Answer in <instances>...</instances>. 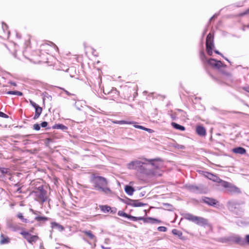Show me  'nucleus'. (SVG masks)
Listing matches in <instances>:
<instances>
[{"label": "nucleus", "instance_id": "obj_26", "mask_svg": "<svg viewBox=\"0 0 249 249\" xmlns=\"http://www.w3.org/2000/svg\"><path fill=\"white\" fill-rule=\"evenodd\" d=\"M99 207L101 211L104 213H107L111 210V207L107 205H101Z\"/></svg>", "mask_w": 249, "mask_h": 249}, {"label": "nucleus", "instance_id": "obj_43", "mask_svg": "<svg viewBox=\"0 0 249 249\" xmlns=\"http://www.w3.org/2000/svg\"><path fill=\"white\" fill-rule=\"evenodd\" d=\"M67 249V247H66L65 246L60 245H59L58 247H56L55 248V249Z\"/></svg>", "mask_w": 249, "mask_h": 249}, {"label": "nucleus", "instance_id": "obj_23", "mask_svg": "<svg viewBox=\"0 0 249 249\" xmlns=\"http://www.w3.org/2000/svg\"><path fill=\"white\" fill-rule=\"evenodd\" d=\"M0 158L5 159H10L12 158V154L11 153H8L7 151H4L1 154Z\"/></svg>", "mask_w": 249, "mask_h": 249}, {"label": "nucleus", "instance_id": "obj_21", "mask_svg": "<svg viewBox=\"0 0 249 249\" xmlns=\"http://www.w3.org/2000/svg\"><path fill=\"white\" fill-rule=\"evenodd\" d=\"M53 129H61L63 131H66L67 127L62 124H55L53 126Z\"/></svg>", "mask_w": 249, "mask_h": 249}, {"label": "nucleus", "instance_id": "obj_15", "mask_svg": "<svg viewBox=\"0 0 249 249\" xmlns=\"http://www.w3.org/2000/svg\"><path fill=\"white\" fill-rule=\"evenodd\" d=\"M196 131L197 134L200 136H205L206 132L205 128L201 125L196 127Z\"/></svg>", "mask_w": 249, "mask_h": 249}, {"label": "nucleus", "instance_id": "obj_3", "mask_svg": "<svg viewBox=\"0 0 249 249\" xmlns=\"http://www.w3.org/2000/svg\"><path fill=\"white\" fill-rule=\"evenodd\" d=\"M31 194L35 196L36 201L42 203L47 200V192L44 189L43 184H40L38 186H36L35 189L31 192Z\"/></svg>", "mask_w": 249, "mask_h": 249}, {"label": "nucleus", "instance_id": "obj_47", "mask_svg": "<svg viewBox=\"0 0 249 249\" xmlns=\"http://www.w3.org/2000/svg\"><path fill=\"white\" fill-rule=\"evenodd\" d=\"M109 212H110V213H113V214L117 212V209L115 208H111V210H110Z\"/></svg>", "mask_w": 249, "mask_h": 249}, {"label": "nucleus", "instance_id": "obj_19", "mask_svg": "<svg viewBox=\"0 0 249 249\" xmlns=\"http://www.w3.org/2000/svg\"><path fill=\"white\" fill-rule=\"evenodd\" d=\"M124 190H125V192H126V193L129 196L132 195L133 194V192L135 191L134 188L129 185L125 186Z\"/></svg>", "mask_w": 249, "mask_h": 249}, {"label": "nucleus", "instance_id": "obj_64", "mask_svg": "<svg viewBox=\"0 0 249 249\" xmlns=\"http://www.w3.org/2000/svg\"><path fill=\"white\" fill-rule=\"evenodd\" d=\"M15 186H16V187H18L19 186V184H18V183H17V184H16L15 185Z\"/></svg>", "mask_w": 249, "mask_h": 249}, {"label": "nucleus", "instance_id": "obj_25", "mask_svg": "<svg viewBox=\"0 0 249 249\" xmlns=\"http://www.w3.org/2000/svg\"><path fill=\"white\" fill-rule=\"evenodd\" d=\"M146 204L143 203L142 202H140L138 200H134L133 203L132 204V207H142L145 205H146Z\"/></svg>", "mask_w": 249, "mask_h": 249}, {"label": "nucleus", "instance_id": "obj_57", "mask_svg": "<svg viewBox=\"0 0 249 249\" xmlns=\"http://www.w3.org/2000/svg\"><path fill=\"white\" fill-rule=\"evenodd\" d=\"M80 104H81L82 107H83L82 105H84V106H86V105H85V102H84L83 101H80Z\"/></svg>", "mask_w": 249, "mask_h": 249}, {"label": "nucleus", "instance_id": "obj_27", "mask_svg": "<svg viewBox=\"0 0 249 249\" xmlns=\"http://www.w3.org/2000/svg\"><path fill=\"white\" fill-rule=\"evenodd\" d=\"M7 94L16 95L19 96L23 95L22 92L19 91H8L6 92Z\"/></svg>", "mask_w": 249, "mask_h": 249}, {"label": "nucleus", "instance_id": "obj_9", "mask_svg": "<svg viewBox=\"0 0 249 249\" xmlns=\"http://www.w3.org/2000/svg\"><path fill=\"white\" fill-rule=\"evenodd\" d=\"M11 178V173L10 169L0 167V179L5 181L7 179H10Z\"/></svg>", "mask_w": 249, "mask_h": 249}, {"label": "nucleus", "instance_id": "obj_11", "mask_svg": "<svg viewBox=\"0 0 249 249\" xmlns=\"http://www.w3.org/2000/svg\"><path fill=\"white\" fill-rule=\"evenodd\" d=\"M7 227L12 231H18L22 228L17 224L12 222H8L7 223Z\"/></svg>", "mask_w": 249, "mask_h": 249}, {"label": "nucleus", "instance_id": "obj_36", "mask_svg": "<svg viewBox=\"0 0 249 249\" xmlns=\"http://www.w3.org/2000/svg\"><path fill=\"white\" fill-rule=\"evenodd\" d=\"M213 48H210V47H209V48H206L207 53L209 55H210V56L212 55Z\"/></svg>", "mask_w": 249, "mask_h": 249}, {"label": "nucleus", "instance_id": "obj_16", "mask_svg": "<svg viewBox=\"0 0 249 249\" xmlns=\"http://www.w3.org/2000/svg\"><path fill=\"white\" fill-rule=\"evenodd\" d=\"M51 227L53 229H56L59 231H62L64 230L63 226L55 222L51 223Z\"/></svg>", "mask_w": 249, "mask_h": 249}, {"label": "nucleus", "instance_id": "obj_30", "mask_svg": "<svg viewBox=\"0 0 249 249\" xmlns=\"http://www.w3.org/2000/svg\"><path fill=\"white\" fill-rule=\"evenodd\" d=\"M82 232L84 233L90 239H95V236L92 233V232L90 231H83Z\"/></svg>", "mask_w": 249, "mask_h": 249}, {"label": "nucleus", "instance_id": "obj_38", "mask_svg": "<svg viewBox=\"0 0 249 249\" xmlns=\"http://www.w3.org/2000/svg\"><path fill=\"white\" fill-rule=\"evenodd\" d=\"M167 228L163 226H160L158 228V230L160 231L165 232L167 231Z\"/></svg>", "mask_w": 249, "mask_h": 249}, {"label": "nucleus", "instance_id": "obj_58", "mask_svg": "<svg viewBox=\"0 0 249 249\" xmlns=\"http://www.w3.org/2000/svg\"><path fill=\"white\" fill-rule=\"evenodd\" d=\"M244 89H245L246 91H247V92H249V87H247L245 88H244Z\"/></svg>", "mask_w": 249, "mask_h": 249}, {"label": "nucleus", "instance_id": "obj_60", "mask_svg": "<svg viewBox=\"0 0 249 249\" xmlns=\"http://www.w3.org/2000/svg\"><path fill=\"white\" fill-rule=\"evenodd\" d=\"M207 31V29H206L204 31V32H203V36H204V35L206 33Z\"/></svg>", "mask_w": 249, "mask_h": 249}, {"label": "nucleus", "instance_id": "obj_6", "mask_svg": "<svg viewBox=\"0 0 249 249\" xmlns=\"http://www.w3.org/2000/svg\"><path fill=\"white\" fill-rule=\"evenodd\" d=\"M127 218L133 221L142 220L144 223H149L151 224H154L156 223H160L161 222L160 220L150 217L144 218L143 217H136L129 214H128Z\"/></svg>", "mask_w": 249, "mask_h": 249}, {"label": "nucleus", "instance_id": "obj_59", "mask_svg": "<svg viewBox=\"0 0 249 249\" xmlns=\"http://www.w3.org/2000/svg\"><path fill=\"white\" fill-rule=\"evenodd\" d=\"M50 44H51L52 45L53 47V48H55V47H56V49H58V47H57L55 46V45L54 44H53V43H52V42H50Z\"/></svg>", "mask_w": 249, "mask_h": 249}, {"label": "nucleus", "instance_id": "obj_35", "mask_svg": "<svg viewBox=\"0 0 249 249\" xmlns=\"http://www.w3.org/2000/svg\"><path fill=\"white\" fill-rule=\"evenodd\" d=\"M46 99H48L49 100H52V96L46 92L44 94L43 101H44Z\"/></svg>", "mask_w": 249, "mask_h": 249}, {"label": "nucleus", "instance_id": "obj_12", "mask_svg": "<svg viewBox=\"0 0 249 249\" xmlns=\"http://www.w3.org/2000/svg\"><path fill=\"white\" fill-rule=\"evenodd\" d=\"M229 240L240 245H243L245 243L244 239L238 235H233L230 237Z\"/></svg>", "mask_w": 249, "mask_h": 249}, {"label": "nucleus", "instance_id": "obj_63", "mask_svg": "<svg viewBox=\"0 0 249 249\" xmlns=\"http://www.w3.org/2000/svg\"><path fill=\"white\" fill-rule=\"evenodd\" d=\"M225 60H226L227 61H228L229 62H230V61L228 59V58H227L226 57H225L224 56L223 57Z\"/></svg>", "mask_w": 249, "mask_h": 249}, {"label": "nucleus", "instance_id": "obj_45", "mask_svg": "<svg viewBox=\"0 0 249 249\" xmlns=\"http://www.w3.org/2000/svg\"><path fill=\"white\" fill-rule=\"evenodd\" d=\"M207 62H208V63L209 65H211V66H213V67H215V63H213V62H212V61H211V59H210L209 60H208V61H207Z\"/></svg>", "mask_w": 249, "mask_h": 249}, {"label": "nucleus", "instance_id": "obj_46", "mask_svg": "<svg viewBox=\"0 0 249 249\" xmlns=\"http://www.w3.org/2000/svg\"><path fill=\"white\" fill-rule=\"evenodd\" d=\"M48 125V123L46 121L43 122L41 123L40 126L42 127H46Z\"/></svg>", "mask_w": 249, "mask_h": 249}, {"label": "nucleus", "instance_id": "obj_37", "mask_svg": "<svg viewBox=\"0 0 249 249\" xmlns=\"http://www.w3.org/2000/svg\"><path fill=\"white\" fill-rule=\"evenodd\" d=\"M40 184H43L42 182L40 181H34L32 182V185L34 186V189H35L36 186H38Z\"/></svg>", "mask_w": 249, "mask_h": 249}, {"label": "nucleus", "instance_id": "obj_10", "mask_svg": "<svg viewBox=\"0 0 249 249\" xmlns=\"http://www.w3.org/2000/svg\"><path fill=\"white\" fill-rule=\"evenodd\" d=\"M201 200L202 202L209 206H214L217 203V201L215 199L206 196H202Z\"/></svg>", "mask_w": 249, "mask_h": 249}, {"label": "nucleus", "instance_id": "obj_34", "mask_svg": "<svg viewBox=\"0 0 249 249\" xmlns=\"http://www.w3.org/2000/svg\"><path fill=\"white\" fill-rule=\"evenodd\" d=\"M118 215L123 216L126 218L128 217V214L122 211H119L118 213Z\"/></svg>", "mask_w": 249, "mask_h": 249}, {"label": "nucleus", "instance_id": "obj_61", "mask_svg": "<svg viewBox=\"0 0 249 249\" xmlns=\"http://www.w3.org/2000/svg\"><path fill=\"white\" fill-rule=\"evenodd\" d=\"M119 121H114V124H120Z\"/></svg>", "mask_w": 249, "mask_h": 249}, {"label": "nucleus", "instance_id": "obj_31", "mask_svg": "<svg viewBox=\"0 0 249 249\" xmlns=\"http://www.w3.org/2000/svg\"><path fill=\"white\" fill-rule=\"evenodd\" d=\"M172 232L174 235H177L179 237H181L182 235V232L177 229H173L172 231Z\"/></svg>", "mask_w": 249, "mask_h": 249}, {"label": "nucleus", "instance_id": "obj_49", "mask_svg": "<svg viewBox=\"0 0 249 249\" xmlns=\"http://www.w3.org/2000/svg\"><path fill=\"white\" fill-rule=\"evenodd\" d=\"M8 83V84H9L13 86L14 87H16L17 86V84L16 82H13L12 81H10Z\"/></svg>", "mask_w": 249, "mask_h": 249}, {"label": "nucleus", "instance_id": "obj_44", "mask_svg": "<svg viewBox=\"0 0 249 249\" xmlns=\"http://www.w3.org/2000/svg\"><path fill=\"white\" fill-rule=\"evenodd\" d=\"M30 104L33 107L35 108L37 107L38 105L36 104L35 102H33V101L31 100L30 101Z\"/></svg>", "mask_w": 249, "mask_h": 249}, {"label": "nucleus", "instance_id": "obj_13", "mask_svg": "<svg viewBox=\"0 0 249 249\" xmlns=\"http://www.w3.org/2000/svg\"><path fill=\"white\" fill-rule=\"evenodd\" d=\"M206 46V48H209V47L210 48L214 47L213 36L211 33H209L207 36Z\"/></svg>", "mask_w": 249, "mask_h": 249}, {"label": "nucleus", "instance_id": "obj_28", "mask_svg": "<svg viewBox=\"0 0 249 249\" xmlns=\"http://www.w3.org/2000/svg\"><path fill=\"white\" fill-rule=\"evenodd\" d=\"M35 219L38 222H45L48 220V218L45 216H37L35 217Z\"/></svg>", "mask_w": 249, "mask_h": 249}, {"label": "nucleus", "instance_id": "obj_18", "mask_svg": "<svg viewBox=\"0 0 249 249\" xmlns=\"http://www.w3.org/2000/svg\"><path fill=\"white\" fill-rule=\"evenodd\" d=\"M35 114L34 117V120H36L38 119L40 115L42 109L41 107H40L39 106H38L37 107H36L35 108Z\"/></svg>", "mask_w": 249, "mask_h": 249}, {"label": "nucleus", "instance_id": "obj_8", "mask_svg": "<svg viewBox=\"0 0 249 249\" xmlns=\"http://www.w3.org/2000/svg\"><path fill=\"white\" fill-rule=\"evenodd\" d=\"M185 186L188 190L195 193L202 194L205 193L204 188L201 185L196 186L193 184H186Z\"/></svg>", "mask_w": 249, "mask_h": 249}, {"label": "nucleus", "instance_id": "obj_5", "mask_svg": "<svg viewBox=\"0 0 249 249\" xmlns=\"http://www.w3.org/2000/svg\"><path fill=\"white\" fill-rule=\"evenodd\" d=\"M184 217L185 219L200 226H205L208 225V220L202 217L194 215L189 213L185 214Z\"/></svg>", "mask_w": 249, "mask_h": 249}, {"label": "nucleus", "instance_id": "obj_24", "mask_svg": "<svg viewBox=\"0 0 249 249\" xmlns=\"http://www.w3.org/2000/svg\"><path fill=\"white\" fill-rule=\"evenodd\" d=\"M1 240L0 241V243L1 244H8L10 242L9 238L7 237H4L3 234H1L0 235Z\"/></svg>", "mask_w": 249, "mask_h": 249}, {"label": "nucleus", "instance_id": "obj_39", "mask_svg": "<svg viewBox=\"0 0 249 249\" xmlns=\"http://www.w3.org/2000/svg\"><path fill=\"white\" fill-rule=\"evenodd\" d=\"M33 128L35 130L38 131L40 129V124H36L34 125Z\"/></svg>", "mask_w": 249, "mask_h": 249}, {"label": "nucleus", "instance_id": "obj_20", "mask_svg": "<svg viewBox=\"0 0 249 249\" xmlns=\"http://www.w3.org/2000/svg\"><path fill=\"white\" fill-rule=\"evenodd\" d=\"M41 50L46 51V53H49V52L51 51V49L53 48V46L49 43H45L42 44L41 46Z\"/></svg>", "mask_w": 249, "mask_h": 249}, {"label": "nucleus", "instance_id": "obj_7", "mask_svg": "<svg viewBox=\"0 0 249 249\" xmlns=\"http://www.w3.org/2000/svg\"><path fill=\"white\" fill-rule=\"evenodd\" d=\"M20 234L23 236L28 243L31 244H34L38 240V237L37 235H32L28 231H22Z\"/></svg>", "mask_w": 249, "mask_h": 249}, {"label": "nucleus", "instance_id": "obj_33", "mask_svg": "<svg viewBox=\"0 0 249 249\" xmlns=\"http://www.w3.org/2000/svg\"><path fill=\"white\" fill-rule=\"evenodd\" d=\"M2 28L4 32H7L8 34H9V31L8 30V26L4 22H2Z\"/></svg>", "mask_w": 249, "mask_h": 249}, {"label": "nucleus", "instance_id": "obj_40", "mask_svg": "<svg viewBox=\"0 0 249 249\" xmlns=\"http://www.w3.org/2000/svg\"><path fill=\"white\" fill-rule=\"evenodd\" d=\"M200 55V58L202 59V60L203 61L204 59H205L206 58L205 54L203 51H201Z\"/></svg>", "mask_w": 249, "mask_h": 249}, {"label": "nucleus", "instance_id": "obj_52", "mask_svg": "<svg viewBox=\"0 0 249 249\" xmlns=\"http://www.w3.org/2000/svg\"><path fill=\"white\" fill-rule=\"evenodd\" d=\"M214 52L215 53L218 54H219V55H221L222 57H224V56L223 55V54H222L221 53H220L218 51H217V50H214Z\"/></svg>", "mask_w": 249, "mask_h": 249}, {"label": "nucleus", "instance_id": "obj_48", "mask_svg": "<svg viewBox=\"0 0 249 249\" xmlns=\"http://www.w3.org/2000/svg\"><path fill=\"white\" fill-rule=\"evenodd\" d=\"M60 89H62L64 90V91L69 96L70 95H71L72 94L70 92H69L68 91L65 90L64 89H63V88H60ZM72 95H74V94H72ZM74 96H75V95H74Z\"/></svg>", "mask_w": 249, "mask_h": 249}, {"label": "nucleus", "instance_id": "obj_29", "mask_svg": "<svg viewBox=\"0 0 249 249\" xmlns=\"http://www.w3.org/2000/svg\"><path fill=\"white\" fill-rule=\"evenodd\" d=\"M17 217L20 219L23 222L27 223L29 222V220L26 218H24L22 213H19L17 215Z\"/></svg>", "mask_w": 249, "mask_h": 249}, {"label": "nucleus", "instance_id": "obj_56", "mask_svg": "<svg viewBox=\"0 0 249 249\" xmlns=\"http://www.w3.org/2000/svg\"><path fill=\"white\" fill-rule=\"evenodd\" d=\"M17 192L19 193H21V187H19L17 190Z\"/></svg>", "mask_w": 249, "mask_h": 249}, {"label": "nucleus", "instance_id": "obj_50", "mask_svg": "<svg viewBox=\"0 0 249 249\" xmlns=\"http://www.w3.org/2000/svg\"><path fill=\"white\" fill-rule=\"evenodd\" d=\"M134 126L135 127V128H139V129H145V127L142 126V125H134Z\"/></svg>", "mask_w": 249, "mask_h": 249}, {"label": "nucleus", "instance_id": "obj_32", "mask_svg": "<svg viewBox=\"0 0 249 249\" xmlns=\"http://www.w3.org/2000/svg\"><path fill=\"white\" fill-rule=\"evenodd\" d=\"M134 200H133V199H131L130 198H127L124 201V202L128 205H129V206H132V204L133 203V202H134Z\"/></svg>", "mask_w": 249, "mask_h": 249}, {"label": "nucleus", "instance_id": "obj_53", "mask_svg": "<svg viewBox=\"0 0 249 249\" xmlns=\"http://www.w3.org/2000/svg\"><path fill=\"white\" fill-rule=\"evenodd\" d=\"M217 17V15L215 14L210 19V22L213 18H216Z\"/></svg>", "mask_w": 249, "mask_h": 249}, {"label": "nucleus", "instance_id": "obj_22", "mask_svg": "<svg viewBox=\"0 0 249 249\" xmlns=\"http://www.w3.org/2000/svg\"><path fill=\"white\" fill-rule=\"evenodd\" d=\"M171 124L172 126L176 129L179 130L181 131H184L185 129L184 126L181 125L179 124H178L176 123L173 122Z\"/></svg>", "mask_w": 249, "mask_h": 249}, {"label": "nucleus", "instance_id": "obj_1", "mask_svg": "<svg viewBox=\"0 0 249 249\" xmlns=\"http://www.w3.org/2000/svg\"><path fill=\"white\" fill-rule=\"evenodd\" d=\"M158 160V159L148 160L146 159H144L143 160H135L127 164V166L129 169L135 170L148 176H160V174H158L155 171L159 169L160 166V164L154 162Z\"/></svg>", "mask_w": 249, "mask_h": 249}, {"label": "nucleus", "instance_id": "obj_51", "mask_svg": "<svg viewBox=\"0 0 249 249\" xmlns=\"http://www.w3.org/2000/svg\"><path fill=\"white\" fill-rule=\"evenodd\" d=\"M245 239H246V242L248 244H249V234H247V235H246Z\"/></svg>", "mask_w": 249, "mask_h": 249}, {"label": "nucleus", "instance_id": "obj_55", "mask_svg": "<svg viewBox=\"0 0 249 249\" xmlns=\"http://www.w3.org/2000/svg\"><path fill=\"white\" fill-rule=\"evenodd\" d=\"M143 130H146V131H148L149 132H151L152 131V129H149V128H145V129H144Z\"/></svg>", "mask_w": 249, "mask_h": 249}, {"label": "nucleus", "instance_id": "obj_2", "mask_svg": "<svg viewBox=\"0 0 249 249\" xmlns=\"http://www.w3.org/2000/svg\"><path fill=\"white\" fill-rule=\"evenodd\" d=\"M204 176L214 182L220 183L222 186L228 189V190L231 192H237L238 191L239 189L237 187L232 185L231 183L222 180L215 175L205 172L204 173Z\"/></svg>", "mask_w": 249, "mask_h": 249}, {"label": "nucleus", "instance_id": "obj_41", "mask_svg": "<svg viewBox=\"0 0 249 249\" xmlns=\"http://www.w3.org/2000/svg\"><path fill=\"white\" fill-rule=\"evenodd\" d=\"M119 123H120V124H132V123L131 122H128V121H124V120L120 121Z\"/></svg>", "mask_w": 249, "mask_h": 249}, {"label": "nucleus", "instance_id": "obj_4", "mask_svg": "<svg viewBox=\"0 0 249 249\" xmlns=\"http://www.w3.org/2000/svg\"><path fill=\"white\" fill-rule=\"evenodd\" d=\"M92 182L97 190L105 193L110 191V189L107 187V181L105 178L100 176L94 177Z\"/></svg>", "mask_w": 249, "mask_h": 249}, {"label": "nucleus", "instance_id": "obj_17", "mask_svg": "<svg viewBox=\"0 0 249 249\" xmlns=\"http://www.w3.org/2000/svg\"><path fill=\"white\" fill-rule=\"evenodd\" d=\"M232 152L236 154L243 155L246 154V150L242 147H237L232 149Z\"/></svg>", "mask_w": 249, "mask_h": 249}, {"label": "nucleus", "instance_id": "obj_54", "mask_svg": "<svg viewBox=\"0 0 249 249\" xmlns=\"http://www.w3.org/2000/svg\"><path fill=\"white\" fill-rule=\"evenodd\" d=\"M249 14V8L244 13H243L242 15H246V14Z\"/></svg>", "mask_w": 249, "mask_h": 249}, {"label": "nucleus", "instance_id": "obj_62", "mask_svg": "<svg viewBox=\"0 0 249 249\" xmlns=\"http://www.w3.org/2000/svg\"><path fill=\"white\" fill-rule=\"evenodd\" d=\"M13 55H14V56L15 58H17V54H16V52H15V53H13Z\"/></svg>", "mask_w": 249, "mask_h": 249}, {"label": "nucleus", "instance_id": "obj_42", "mask_svg": "<svg viewBox=\"0 0 249 249\" xmlns=\"http://www.w3.org/2000/svg\"><path fill=\"white\" fill-rule=\"evenodd\" d=\"M0 117L4 118H8L9 117L8 115L5 114L2 112L0 111Z\"/></svg>", "mask_w": 249, "mask_h": 249}, {"label": "nucleus", "instance_id": "obj_14", "mask_svg": "<svg viewBox=\"0 0 249 249\" xmlns=\"http://www.w3.org/2000/svg\"><path fill=\"white\" fill-rule=\"evenodd\" d=\"M211 61L213 63H215V68L220 70L221 68H225L226 67V65L223 64L221 61L216 60L215 59L211 58Z\"/></svg>", "mask_w": 249, "mask_h": 249}]
</instances>
